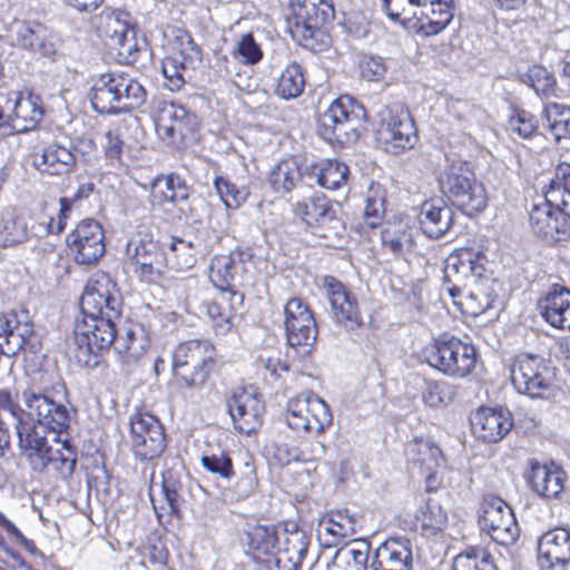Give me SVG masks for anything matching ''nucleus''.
<instances>
[{
	"label": "nucleus",
	"mask_w": 570,
	"mask_h": 570,
	"mask_svg": "<svg viewBox=\"0 0 570 570\" xmlns=\"http://www.w3.org/2000/svg\"><path fill=\"white\" fill-rule=\"evenodd\" d=\"M122 302L116 284L107 274L91 278L80 298L81 320L77 321L72 354L78 364L96 367L101 353L116 345L115 321L121 316Z\"/></svg>",
	"instance_id": "1"
},
{
	"label": "nucleus",
	"mask_w": 570,
	"mask_h": 570,
	"mask_svg": "<svg viewBox=\"0 0 570 570\" xmlns=\"http://www.w3.org/2000/svg\"><path fill=\"white\" fill-rule=\"evenodd\" d=\"M26 421L20 428V448L38 449L50 435L52 441H59V434L66 431L70 423L71 411L62 403L56 402L46 394L33 390L21 393Z\"/></svg>",
	"instance_id": "2"
},
{
	"label": "nucleus",
	"mask_w": 570,
	"mask_h": 570,
	"mask_svg": "<svg viewBox=\"0 0 570 570\" xmlns=\"http://www.w3.org/2000/svg\"><path fill=\"white\" fill-rule=\"evenodd\" d=\"M445 159L448 165L439 177L441 191L468 216L482 212L488 203L487 193L468 163L452 150L445 151Z\"/></svg>",
	"instance_id": "3"
},
{
	"label": "nucleus",
	"mask_w": 570,
	"mask_h": 570,
	"mask_svg": "<svg viewBox=\"0 0 570 570\" xmlns=\"http://www.w3.org/2000/svg\"><path fill=\"white\" fill-rule=\"evenodd\" d=\"M365 110L352 97L342 96L318 118L317 134L325 142H356L364 130Z\"/></svg>",
	"instance_id": "4"
},
{
	"label": "nucleus",
	"mask_w": 570,
	"mask_h": 570,
	"mask_svg": "<svg viewBox=\"0 0 570 570\" xmlns=\"http://www.w3.org/2000/svg\"><path fill=\"white\" fill-rule=\"evenodd\" d=\"M214 364L215 347L206 340L186 341L173 351V373L184 386L189 389H200Z\"/></svg>",
	"instance_id": "5"
},
{
	"label": "nucleus",
	"mask_w": 570,
	"mask_h": 570,
	"mask_svg": "<svg viewBox=\"0 0 570 570\" xmlns=\"http://www.w3.org/2000/svg\"><path fill=\"white\" fill-rule=\"evenodd\" d=\"M510 377L518 393L531 399H547L554 390L556 368L541 355L521 353L510 365Z\"/></svg>",
	"instance_id": "6"
},
{
	"label": "nucleus",
	"mask_w": 570,
	"mask_h": 570,
	"mask_svg": "<svg viewBox=\"0 0 570 570\" xmlns=\"http://www.w3.org/2000/svg\"><path fill=\"white\" fill-rule=\"evenodd\" d=\"M428 364L444 375L463 379L476 363L475 347L454 335H442L434 340L425 351Z\"/></svg>",
	"instance_id": "7"
},
{
	"label": "nucleus",
	"mask_w": 570,
	"mask_h": 570,
	"mask_svg": "<svg viewBox=\"0 0 570 570\" xmlns=\"http://www.w3.org/2000/svg\"><path fill=\"white\" fill-rule=\"evenodd\" d=\"M334 17V8L327 0H292L287 29L292 38L304 47L322 35L324 24Z\"/></svg>",
	"instance_id": "8"
},
{
	"label": "nucleus",
	"mask_w": 570,
	"mask_h": 570,
	"mask_svg": "<svg viewBox=\"0 0 570 570\" xmlns=\"http://www.w3.org/2000/svg\"><path fill=\"white\" fill-rule=\"evenodd\" d=\"M125 262L144 282L160 279L165 268V254L146 229H138L127 242Z\"/></svg>",
	"instance_id": "9"
},
{
	"label": "nucleus",
	"mask_w": 570,
	"mask_h": 570,
	"mask_svg": "<svg viewBox=\"0 0 570 570\" xmlns=\"http://www.w3.org/2000/svg\"><path fill=\"white\" fill-rule=\"evenodd\" d=\"M285 421L297 434H322L333 421L330 406L313 393H301L287 402Z\"/></svg>",
	"instance_id": "10"
},
{
	"label": "nucleus",
	"mask_w": 570,
	"mask_h": 570,
	"mask_svg": "<svg viewBox=\"0 0 570 570\" xmlns=\"http://www.w3.org/2000/svg\"><path fill=\"white\" fill-rule=\"evenodd\" d=\"M479 524L482 531L501 546L513 544L520 533L511 507L501 498L488 494L480 505Z\"/></svg>",
	"instance_id": "11"
},
{
	"label": "nucleus",
	"mask_w": 570,
	"mask_h": 570,
	"mask_svg": "<svg viewBox=\"0 0 570 570\" xmlns=\"http://www.w3.org/2000/svg\"><path fill=\"white\" fill-rule=\"evenodd\" d=\"M286 340L291 347L308 353L317 340V325L309 307L298 297L284 307Z\"/></svg>",
	"instance_id": "12"
},
{
	"label": "nucleus",
	"mask_w": 570,
	"mask_h": 570,
	"mask_svg": "<svg viewBox=\"0 0 570 570\" xmlns=\"http://www.w3.org/2000/svg\"><path fill=\"white\" fill-rule=\"evenodd\" d=\"M130 445L141 461L158 458L166 448L164 429L159 420L149 413H137L130 419Z\"/></svg>",
	"instance_id": "13"
},
{
	"label": "nucleus",
	"mask_w": 570,
	"mask_h": 570,
	"mask_svg": "<svg viewBox=\"0 0 570 570\" xmlns=\"http://www.w3.org/2000/svg\"><path fill=\"white\" fill-rule=\"evenodd\" d=\"M322 288L336 325L348 332H355L363 326L357 298L341 281L333 276H324Z\"/></svg>",
	"instance_id": "14"
},
{
	"label": "nucleus",
	"mask_w": 570,
	"mask_h": 570,
	"mask_svg": "<svg viewBox=\"0 0 570 570\" xmlns=\"http://www.w3.org/2000/svg\"><path fill=\"white\" fill-rule=\"evenodd\" d=\"M194 125L195 116L185 107L166 100L157 102L155 127L160 139H171L173 142L196 140Z\"/></svg>",
	"instance_id": "15"
},
{
	"label": "nucleus",
	"mask_w": 570,
	"mask_h": 570,
	"mask_svg": "<svg viewBox=\"0 0 570 570\" xmlns=\"http://www.w3.org/2000/svg\"><path fill=\"white\" fill-rule=\"evenodd\" d=\"M102 226L94 219H85L67 236V244L75 261L81 265L97 263L106 252Z\"/></svg>",
	"instance_id": "16"
},
{
	"label": "nucleus",
	"mask_w": 570,
	"mask_h": 570,
	"mask_svg": "<svg viewBox=\"0 0 570 570\" xmlns=\"http://www.w3.org/2000/svg\"><path fill=\"white\" fill-rule=\"evenodd\" d=\"M469 288H461L456 283L448 287L454 304L465 308L470 315L478 316L489 308L497 297L494 279L489 276H475L469 279Z\"/></svg>",
	"instance_id": "17"
},
{
	"label": "nucleus",
	"mask_w": 570,
	"mask_h": 570,
	"mask_svg": "<svg viewBox=\"0 0 570 570\" xmlns=\"http://www.w3.org/2000/svg\"><path fill=\"white\" fill-rule=\"evenodd\" d=\"M228 413L235 429L249 435L262 424L265 406L253 390L237 389L227 400Z\"/></svg>",
	"instance_id": "18"
},
{
	"label": "nucleus",
	"mask_w": 570,
	"mask_h": 570,
	"mask_svg": "<svg viewBox=\"0 0 570 570\" xmlns=\"http://www.w3.org/2000/svg\"><path fill=\"white\" fill-rule=\"evenodd\" d=\"M200 62V49L189 35H185L180 38V48L164 58L161 63L168 88L171 91L180 89L186 82L185 76L188 70L195 69Z\"/></svg>",
	"instance_id": "19"
},
{
	"label": "nucleus",
	"mask_w": 570,
	"mask_h": 570,
	"mask_svg": "<svg viewBox=\"0 0 570 570\" xmlns=\"http://www.w3.org/2000/svg\"><path fill=\"white\" fill-rule=\"evenodd\" d=\"M529 220L533 234L548 243L567 240L570 235V217L547 200L532 207Z\"/></svg>",
	"instance_id": "20"
},
{
	"label": "nucleus",
	"mask_w": 570,
	"mask_h": 570,
	"mask_svg": "<svg viewBox=\"0 0 570 570\" xmlns=\"http://www.w3.org/2000/svg\"><path fill=\"white\" fill-rule=\"evenodd\" d=\"M38 449L20 448L22 453L28 458L31 466L36 471H42L51 466L62 479H68L72 475L77 458L76 452L71 445L63 441L61 449L52 450L49 445V439L45 440V444L39 442Z\"/></svg>",
	"instance_id": "21"
},
{
	"label": "nucleus",
	"mask_w": 570,
	"mask_h": 570,
	"mask_svg": "<svg viewBox=\"0 0 570 570\" xmlns=\"http://www.w3.org/2000/svg\"><path fill=\"white\" fill-rule=\"evenodd\" d=\"M570 563V531L554 528L538 540V564L541 570H567Z\"/></svg>",
	"instance_id": "22"
},
{
	"label": "nucleus",
	"mask_w": 570,
	"mask_h": 570,
	"mask_svg": "<svg viewBox=\"0 0 570 570\" xmlns=\"http://www.w3.org/2000/svg\"><path fill=\"white\" fill-rule=\"evenodd\" d=\"M529 471L525 480L529 488L543 499L558 498L564 488L566 473L553 462L541 463L534 459L529 461Z\"/></svg>",
	"instance_id": "23"
},
{
	"label": "nucleus",
	"mask_w": 570,
	"mask_h": 570,
	"mask_svg": "<svg viewBox=\"0 0 570 570\" xmlns=\"http://www.w3.org/2000/svg\"><path fill=\"white\" fill-rule=\"evenodd\" d=\"M14 41L20 48L51 57L57 51V42L52 32L42 23L21 21L13 27Z\"/></svg>",
	"instance_id": "24"
},
{
	"label": "nucleus",
	"mask_w": 570,
	"mask_h": 570,
	"mask_svg": "<svg viewBox=\"0 0 570 570\" xmlns=\"http://www.w3.org/2000/svg\"><path fill=\"white\" fill-rule=\"evenodd\" d=\"M412 549L409 540L389 539L376 550L370 570H411Z\"/></svg>",
	"instance_id": "25"
},
{
	"label": "nucleus",
	"mask_w": 570,
	"mask_h": 570,
	"mask_svg": "<svg viewBox=\"0 0 570 570\" xmlns=\"http://www.w3.org/2000/svg\"><path fill=\"white\" fill-rule=\"evenodd\" d=\"M475 436L484 442L500 441L512 428L509 412L481 407L471 420Z\"/></svg>",
	"instance_id": "26"
},
{
	"label": "nucleus",
	"mask_w": 570,
	"mask_h": 570,
	"mask_svg": "<svg viewBox=\"0 0 570 570\" xmlns=\"http://www.w3.org/2000/svg\"><path fill=\"white\" fill-rule=\"evenodd\" d=\"M453 217L452 208L439 198L426 200L421 205L417 220L426 236L438 239L451 228Z\"/></svg>",
	"instance_id": "27"
},
{
	"label": "nucleus",
	"mask_w": 570,
	"mask_h": 570,
	"mask_svg": "<svg viewBox=\"0 0 570 570\" xmlns=\"http://www.w3.org/2000/svg\"><path fill=\"white\" fill-rule=\"evenodd\" d=\"M33 327L22 322L17 314L0 315V352L8 356L17 355L31 340Z\"/></svg>",
	"instance_id": "28"
},
{
	"label": "nucleus",
	"mask_w": 570,
	"mask_h": 570,
	"mask_svg": "<svg viewBox=\"0 0 570 570\" xmlns=\"http://www.w3.org/2000/svg\"><path fill=\"white\" fill-rule=\"evenodd\" d=\"M13 117L9 121L0 122L2 136L13 132H24L33 129L42 118V109L36 105L31 97H22L20 92H13Z\"/></svg>",
	"instance_id": "29"
},
{
	"label": "nucleus",
	"mask_w": 570,
	"mask_h": 570,
	"mask_svg": "<svg viewBox=\"0 0 570 570\" xmlns=\"http://www.w3.org/2000/svg\"><path fill=\"white\" fill-rule=\"evenodd\" d=\"M119 72L101 75L94 83L89 98L92 108L99 114L121 112Z\"/></svg>",
	"instance_id": "30"
},
{
	"label": "nucleus",
	"mask_w": 570,
	"mask_h": 570,
	"mask_svg": "<svg viewBox=\"0 0 570 570\" xmlns=\"http://www.w3.org/2000/svg\"><path fill=\"white\" fill-rule=\"evenodd\" d=\"M542 316L554 327L570 331V289L554 284L543 303Z\"/></svg>",
	"instance_id": "31"
},
{
	"label": "nucleus",
	"mask_w": 570,
	"mask_h": 570,
	"mask_svg": "<svg viewBox=\"0 0 570 570\" xmlns=\"http://www.w3.org/2000/svg\"><path fill=\"white\" fill-rule=\"evenodd\" d=\"M453 17V0H430L428 10L416 20V32L424 37L436 36L450 24Z\"/></svg>",
	"instance_id": "32"
},
{
	"label": "nucleus",
	"mask_w": 570,
	"mask_h": 570,
	"mask_svg": "<svg viewBox=\"0 0 570 570\" xmlns=\"http://www.w3.org/2000/svg\"><path fill=\"white\" fill-rule=\"evenodd\" d=\"M382 122L379 129V140L390 142L392 140H404L409 142L416 137V128L409 111L401 110L394 114L391 109L384 108L381 112Z\"/></svg>",
	"instance_id": "33"
},
{
	"label": "nucleus",
	"mask_w": 570,
	"mask_h": 570,
	"mask_svg": "<svg viewBox=\"0 0 570 570\" xmlns=\"http://www.w3.org/2000/svg\"><path fill=\"white\" fill-rule=\"evenodd\" d=\"M149 345L144 327L140 324H132L125 328L124 334L117 336L115 351L121 363L130 365L144 356Z\"/></svg>",
	"instance_id": "34"
},
{
	"label": "nucleus",
	"mask_w": 570,
	"mask_h": 570,
	"mask_svg": "<svg viewBox=\"0 0 570 570\" xmlns=\"http://www.w3.org/2000/svg\"><path fill=\"white\" fill-rule=\"evenodd\" d=\"M293 213L309 227L324 226L336 219L335 210L324 195H315L293 205Z\"/></svg>",
	"instance_id": "35"
},
{
	"label": "nucleus",
	"mask_w": 570,
	"mask_h": 570,
	"mask_svg": "<svg viewBox=\"0 0 570 570\" xmlns=\"http://www.w3.org/2000/svg\"><path fill=\"white\" fill-rule=\"evenodd\" d=\"M75 163L72 151L63 145H47L32 155L33 166L42 173L61 175L69 171Z\"/></svg>",
	"instance_id": "36"
},
{
	"label": "nucleus",
	"mask_w": 570,
	"mask_h": 570,
	"mask_svg": "<svg viewBox=\"0 0 570 570\" xmlns=\"http://www.w3.org/2000/svg\"><path fill=\"white\" fill-rule=\"evenodd\" d=\"M371 543L366 539L353 540L338 549L327 570H367Z\"/></svg>",
	"instance_id": "37"
},
{
	"label": "nucleus",
	"mask_w": 570,
	"mask_h": 570,
	"mask_svg": "<svg viewBox=\"0 0 570 570\" xmlns=\"http://www.w3.org/2000/svg\"><path fill=\"white\" fill-rule=\"evenodd\" d=\"M30 228L24 215L17 208L7 206L0 212V243L3 247L14 246L28 240Z\"/></svg>",
	"instance_id": "38"
},
{
	"label": "nucleus",
	"mask_w": 570,
	"mask_h": 570,
	"mask_svg": "<svg viewBox=\"0 0 570 570\" xmlns=\"http://www.w3.org/2000/svg\"><path fill=\"white\" fill-rule=\"evenodd\" d=\"M247 547L253 552L255 559L263 557H274L279 552L278 533L273 524H256L249 527L246 532Z\"/></svg>",
	"instance_id": "39"
},
{
	"label": "nucleus",
	"mask_w": 570,
	"mask_h": 570,
	"mask_svg": "<svg viewBox=\"0 0 570 570\" xmlns=\"http://www.w3.org/2000/svg\"><path fill=\"white\" fill-rule=\"evenodd\" d=\"M108 46L116 51L118 60L122 63L130 65L138 59L140 46L136 38V30L127 24L117 22L116 28L109 36Z\"/></svg>",
	"instance_id": "40"
},
{
	"label": "nucleus",
	"mask_w": 570,
	"mask_h": 570,
	"mask_svg": "<svg viewBox=\"0 0 570 570\" xmlns=\"http://www.w3.org/2000/svg\"><path fill=\"white\" fill-rule=\"evenodd\" d=\"M161 494L165 503L160 505L156 503L153 495L150 498L157 518L160 520L165 514L179 517L184 502L183 484L170 471L163 476Z\"/></svg>",
	"instance_id": "41"
},
{
	"label": "nucleus",
	"mask_w": 570,
	"mask_h": 570,
	"mask_svg": "<svg viewBox=\"0 0 570 570\" xmlns=\"http://www.w3.org/2000/svg\"><path fill=\"white\" fill-rule=\"evenodd\" d=\"M406 455L414 463L420 465L421 470L429 471V480L433 479V471L438 469L442 461L441 450L430 440L415 438L406 446Z\"/></svg>",
	"instance_id": "42"
},
{
	"label": "nucleus",
	"mask_w": 570,
	"mask_h": 570,
	"mask_svg": "<svg viewBox=\"0 0 570 570\" xmlns=\"http://www.w3.org/2000/svg\"><path fill=\"white\" fill-rule=\"evenodd\" d=\"M416 522L426 535H433L443 531L448 525V513L442 505L433 500L428 499L425 503L417 510L415 515Z\"/></svg>",
	"instance_id": "43"
},
{
	"label": "nucleus",
	"mask_w": 570,
	"mask_h": 570,
	"mask_svg": "<svg viewBox=\"0 0 570 570\" xmlns=\"http://www.w3.org/2000/svg\"><path fill=\"white\" fill-rule=\"evenodd\" d=\"M153 196L161 203L179 202L188 198V188L178 175L156 177L151 183Z\"/></svg>",
	"instance_id": "44"
},
{
	"label": "nucleus",
	"mask_w": 570,
	"mask_h": 570,
	"mask_svg": "<svg viewBox=\"0 0 570 570\" xmlns=\"http://www.w3.org/2000/svg\"><path fill=\"white\" fill-rule=\"evenodd\" d=\"M482 266L474 259L471 250L462 249L459 253L451 254L445 263L444 278L450 282L451 276H456L459 282L460 277L471 279L480 276Z\"/></svg>",
	"instance_id": "45"
},
{
	"label": "nucleus",
	"mask_w": 570,
	"mask_h": 570,
	"mask_svg": "<svg viewBox=\"0 0 570 570\" xmlns=\"http://www.w3.org/2000/svg\"><path fill=\"white\" fill-rule=\"evenodd\" d=\"M355 525L354 518L346 512H332L327 519L321 521L320 534L324 533L332 538L327 546H336L341 540L355 533Z\"/></svg>",
	"instance_id": "46"
},
{
	"label": "nucleus",
	"mask_w": 570,
	"mask_h": 570,
	"mask_svg": "<svg viewBox=\"0 0 570 570\" xmlns=\"http://www.w3.org/2000/svg\"><path fill=\"white\" fill-rule=\"evenodd\" d=\"M304 87L305 78L302 67L296 62H292L279 75L275 94L282 99L289 100L301 96Z\"/></svg>",
	"instance_id": "47"
},
{
	"label": "nucleus",
	"mask_w": 570,
	"mask_h": 570,
	"mask_svg": "<svg viewBox=\"0 0 570 570\" xmlns=\"http://www.w3.org/2000/svg\"><path fill=\"white\" fill-rule=\"evenodd\" d=\"M168 249L165 254V264L168 263L174 269L187 271L197 262V253L190 240L171 237Z\"/></svg>",
	"instance_id": "48"
},
{
	"label": "nucleus",
	"mask_w": 570,
	"mask_h": 570,
	"mask_svg": "<svg viewBox=\"0 0 570 570\" xmlns=\"http://www.w3.org/2000/svg\"><path fill=\"white\" fill-rule=\"evenodd\" d=\"M301 169L295 159H284L272 170L269 184L277 193H289L301 180Z\"/></svg>",
	"instance_id": "49"
},
{
	"label": "nucleus",
	"mask_w": 570,
	"mask_h": 570,
	"mask_svg": "<svg viewBox=\"0 0 570 570\" xmlns=\"http://www.w3.org/2000/svg\"><path fill=\"white\" fill-rule=\"evenodd\" d=\"M238 271L233 257L216 255L209 266V279L220 292L234 291L233 282Z\"/></svg>",
	"instance_id": "50"
},
{
	"label": "nucleus",
	"mask_w": 570,
	"mask_h": 570,
	"mask_svg": "<svg viewBox=\"0 0 570 570\" xmlns=\"http://www.w3.org/2000/svg\"><path fill=\"white\" fill-rule=\"evenodd\" d=\"M543 115L557 141L570 139V107L558 102H548Z\"/></svg>",
	"instance_id": "51"
},
{
	"label": "nucleus",
	"mask_w": 570,
	"mask_h": 570,
	"mask_svg": "<svg viewBox=\"0 0 570 570\" xmlns=\"http://www.w3.org/2000/svg\"><path fill=\"white\" fill-rule=\"evenodd\" d=\"M120 108L128 111L140 107L146 100L145 88L128 73L119 72Z\"/></svg>",
	"instance_id": "52"
},
{
	"label": "nucleus",
	"mask_w": 570,
	"mask_h": 570,
	"mask_svg": "<svg viewBox=\"0 0 570 570\" xmlns=\"http://www.w3.org/2000/svg\"><path fill=\"white\" fill-rule=\"evenodd\" d=\"M384 188L379 183H371L363 210L364 222L368 227L374 228L381 224L384 215Z\"/></svg>",
	"instance_id": "53"
},
{
	"label": "nucleus",
	"mask_w": 570,
	"mask_h": 570,
	"mask_svg": "<svg viewBox=\"0 0 570 570\" xmlns=\"http://www.w3.org/2000/svg\"><path fill=\"white\" fill-rule=\"evenodd\" d=\"M458 394V386L446 381H429L422 393L425 404L432 407L450 404Z\"/></svg>",
	"instance_id": "54"
},
{
	"label": "nucleus",
	"mask_w": 570,
	"mask_h": 570,
	"mask_svg": "<svg viewBox=\"0 0 570 570\" xmlns=\"http://www.w3.org/2000/svg\"><path fill=\"white\" fill-rule=\"evenodd\" d=\"M383 246L389 248L394 255H401L410 250L413 245L411 230L402 225L385 227L381 233Z\"/></svg>",
	"instance_id": "55"
},
{
	"label": "nucleus",
	"mask_w": 570,
	"mask_h": 570,
	"mask_svg": "<svg viewBox=\"0 0 570 570\" xmlns=\"http://www.w3.org/2000/svg\"><path fill=\"white\" fill-rule=\"evenodd\" d=\"M200 464L207 472L224 481H229L235 474L233 459L226 451L202 455Z\"/></svg>",
	"instance_id": "56"
},
{
	"label": "nucleus",
	"mask_w": 570,
	"mask_h": 570,
	"mask_svg": "<svg viewBox=\"0 0 570 570\" xmlns=\"http://www.w3.org/2000/svg\"><path fill=\"white\" fill-rule=\"evenodd\" d=\"M348 167L337 160H327L320 170L317 183L331 190L338 189L347 179Z\"/></svg>",
	"instance_id": "57"
},
{
	"label": "nucleus",
	"mask_w": 570,
	"mask_h": 570,
	"mask_svg": "<svg viewBox=\"0 0 570 570\" xmlns=\"http://www.w3.org/2000/svg\"><path fill=\"white\" fill-rule=\"evenodd\" d=\"M523 82L529 85L538 95L549 97L556 88L554 76L542 66H532L523 76Z\"/></svg>",
	"instance_id": "58"
},
{
	"label": "nucleus",
	"mask_w": 570,
	"mask_h": 570,
	"mask_svg": "<svg viewBox=\"0 0 570 570\" xmlns=\"http://www.w3.org/2000/svg\"><path fill=\"white\" fill-rule=\"evenodd\" d=\"M232 55L243 65H256L263 58L261 45L255 40L252 33L240 36Z\"/></svg>",
	"instance_id": "59"
},
{
	"label": "nucleus",
	"mask_w": 570,
	"mask_h": 570,
	"mask_svg": "<svg viewBox=\"0 0 570 570\" xmlns=\"http://www.w3.org/2000/svg\"><path fill=\"white\" fill-rule=\"evenodd\" d=\"M234 476H237L235 491L239 497L247 498L255 491L257 485L256 469L249 454H245L243 465L235 470Z\"/></svg>",
	"instance_id": "60"
},
{
	"label": "nucleus",
	"mask_w": 570,
	"mask_h": 570,
	"mask_svg": "<svg viewBox=\"0 0 570 570\" xmlns=\"http://www.w3.org/2000/svg\"><path fill=\"white\" fill-rule=\"evenodd\" d=\"M308 539L303 531L289 533L284 541V553L295 567L299 566L308 551Z\"/></svg>",
	"instance_id": "61"
},
{
	"label": "nucleus",
	"mask_w": 570,
	"mask_h": 570,
	"mask_svg": "<svg viewBox=\"0 0 570 570\" xmlns=\"http://www.w3.org/2000/svg\"><path fill=\"white\" fill-rule=\"evenodd\" d=\"M508 130L517 134L520 139H531L537 136V125L534 117L525 111L518 110L510 116Z\"/></svg>",
	"instance_id": "62"
},
{
	"label": "nucleus",
	"mask_w": 570,
	"mask_h": 570,
	"mask_svg": "<svg viewBox=\"0 0 570 570\" xmlns=\"http://www.w3.org/2000/svg\"><path fill=\"white\" fill-rule=\"evenodd\" d=\"M95 190V184L94 183H85L79 186L77 193L75 194L72 199H69L67 197H62L60 199V216L58 218L57 224L55 225L53 219L50 220L48 224V233H60L65 228V217L70 210V204L72 200H81L88 198Z\"/></svg>",
	"instance_id": "63"
},
{
	"label": "nucleus",
	"mask_w": 570,
	"mask_h": 570,
	"mask_svg": "<svg viewBox=\"0 0 570 570\" xmlns=\"http://www.w3.org/2000/svg\"><path fill=\"white\" fill-rule=\"evenodd\" d=\"M244 296L237 291L220 292V294L207 305V314L212 320H216L226 312V307L242 305Z\"/></svg>",
	"instance_id": "64"
}]
</instances>
